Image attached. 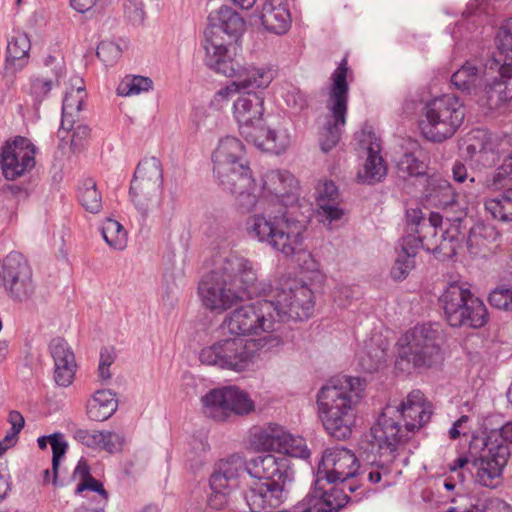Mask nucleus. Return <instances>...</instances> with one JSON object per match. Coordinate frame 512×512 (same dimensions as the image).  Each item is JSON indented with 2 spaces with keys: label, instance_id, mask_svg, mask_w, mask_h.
<instances>
[{
  "label": "nucleus",
  "instance_id": "dca6fc26",
  "mask_svg": "<svg viewBox=\"0 0 512 512\" xmlns=\"http://www.w3.org/2000/svg\"><path fill=\"white\" fill-rule=\"evenodd\" d=\"M202 402L205 414L217 421H224L231 415L249 414L255 408L247 392L236 386L211 390Z\"/></svg>",
  "mask_w": 512,
  "mask_h": 512
},
{
  "label": "nucleus",
  "instance_id": "5701e85b",
  "mask_svg": "<svg viewBox=\"0 0 512 512\" xmlns=\"http://www.w3.org/2000/svg\"><path fill=\"white\" fill-rule=\"evenodd\" d=\"M359 141L361 147L366 150L367 158L363 167L358 171V179L363 183L378 182L387 173L385 161L380 154V140L374 132L363 130Z\"/></svg>",
  "mask_w": 512,
  "mask_h": 512
},
{
  "label": "nucleus",
  "instance_id": "f03ea898",
  "mask_svg": "<svg viewBox=\"0 0 512 512\" xmlns=\"http://www.w3.org/2000/svg\"><path fill=\"white\" fill-rule=\"evenodd\" d=\"M365 387V381L359 377L339 375L319 390L318 415L325 430L334 438L343 440L352 433L357 417V400Z\"/></svg>",
  "mask_w": 512,
  "mask_h": 512
},
{
  "label": "nucleus",
  "instance_id": "c9c22d12",
  "mask_svg": "<svg viewBox=\"0 0 512 512\" xmlns=\"http://www.w3.org/2000/svg\"><path fill=\"white\" fill-rule=\"evenodd\" d=\"M241 78H236L240 90L250 87L266 89L276 76V71L271 67H244Z\"/></svg>",
  "mask_w": 512,
  "mask_h": 512
},
{
  "label": "nucleus",
  "instance_id": "a878e982",
  "mask_svg": "<svg viewBox=\"0 0 512 512\" xmlns=\"http://www.w3.org/2000/svg\"><path fill=\"white\" fill-rule=\"evenodd\" d=\"M263 115L264 98L256 92H245L234 102V117L241 130L260 124Z\"/></svg>",
  "mask_w": 512,
  "mask_h": 512
},
{
  "label": "nucleus",
  "instance_id": "4468645a",
  "mask_svg": "<svg viewBox=\"0 0 512 512\" xmlns=\"http://www.w3.org/2000/svg\"><path fill=\"white\" fill-rule=\"evenodd\" d=\"M257 350L258 344L255 340L235 336L202 349L200 360L204 364L241 372L253 367L257 359Z\"/></svg>",
  "mask_w": 512,
  "mask_h": 512
},
{
  "label": "nucleus",
  "instance_id": "e433bc0d",
  "mask_svg": "<svg viewBox=\"0 0 512 512\" xmlns=\"http://www.w3.org/2000/svg\"><path fill=\"white\" fill-rule=\"evenodd\" d=\"M340 508V502L329 496L328 498L322 497L313 489L301 502L294 506L288 512H332Z\"/></svg>",
  "mask_w": 512,
  "mask_h": 512
},
{
  "label": "nucleus",
  "instance_id": "4c0bfd02",
  "mask_svg": "<svg viewBox=\"0 0 512 512\" xmlns=\"http://www.w3.org/2000/svg\"><path fill=\"white\" fill-rule=\"evenodd\" d=\"M358 358L361 368L366 372L372 373L384 366L387 360V353L385 348L375 347L371 341L365 345Z\"/></svg>",
  "mask_w": 512,
  "mask_h": 512
},
{
  "label": "nucleus",
  "instance_id": "de8ad7c7",
  "mask_svg": "<svg viewBox=\"0 0 512 512\" xmlns=\"http://www.w3.org/2000/svg\"><path fill=\"white\" fill-rule=\"evenodd\" d=\"M86 99V91L83 87L72 89L67 92L63 101V112L65 114H72L82 110Z\"/></svg>",
  "mask_w": 512,
  "mask_h": 512
},
{
  "label": "nucleus",
  "instance_id": "9d476101",
  "mask_svg": "<svg viewBox=\"0 0 512 512\" xmlns=\"http://www.w3.org/2000/svg\"><path fill=\"white\" fill-rule=\"evenodd\" d=\"M348 75V62L344 58L330 78L331 86L326 100L327 113L320 135V145L325 152L331 150L339 142L346 124L349 99Z\"/></svg>",
  "mask_w": 512,
  "mask_h": 512
},
{
  "label": "nucleus",
  "instance_id": "ea45409f",
  "mask_svg": "<svg viewBox=\"0 0 512 512\" xmlns=\"http://www.w3.org/2000/svg\"><path fill=\"white\" fill-rule=\"evenodd\" d=\"M80 204L90 213H98L102 208V197L92 179H86L78 190Z\"/></svg>",
  "mask_w": 512,
  "mask_h": 512
},
{
  "label": "nucleus",
  "instance_id": "9b49d317",
  "mask_svg": "<svg viewBox=\"0 0 512 512\" xmlns=\"http://www.w3.org/2000/svg\"><path fill=\"white\" fill-rule=\"evenodd\" d=\"M439 304L447 322L453 327L481 328L489 320L486 305L465 283L449 284L439 297Z\"/></svg>",
  "mask_w": 512,
  "mask_h": 512
},
{
  "label": "nucleus",
  "instance_id": "4be33fe9",
  "mask_svg": "<svg viewBox=\"0 0 512 512\" xmlns=\"http://www.w3.org/2000/svg\"><path fill=\"white\" fill-rule=\"evenodd\" d=\"M205 65L215 73L222 74L228 78H241L244 71L242 66L228 50L227 44L220 39L206 38L205 44Z\"/></svg>",
  "mask_w": 512,
  "mask_h": 512
},
{
  "label": "nucleus",
  "instance_id": "f8f14e48",
  "mask_svg": "<svg viewBox=\"0 0 512 512\" xmlns=\"http://www.w3.org/2000/svg\"><path fill=\"white\" fill-rule=\"evenodd\" d=\"M359 468V461L351 450L342 447L328 448L319 464L313 489L324 498H336L342 507L346 497L335 489V484H343L358 477Z\"/></svg>",
  "mask_w": 512,
  "mask_h": 512
},
{
  "label": "nucleus",
  "instance_id": "c85d7f7f",
  "mask_svg": "<svg viewBox=\"0 0 512 512\" xmlns=\"http://www.w3.org/2000/svg\"><path fill=\"white\" fill-rule=\"evenodd\" d=\"M259 18L266 30L284 34L291 24V15L286 0H265Z\"/></svg>",
  "mask_w": 512,
  "mask_h": 512
},
{
  "label": "nucleus",
  "instance_id": "603ef678",
  "mask_svg": "<svg viewBox=\"0 0 512 512\" xmlns=\"http://www.w3.org/2000/svg\"><path fill=\"white\" fill-rule=\"evenodd\" d=\"M73 437L76 441L95 450H100L101 440L103 439L102 431L89 429H78Z\"/></svg>",
  "mask_w": 512,
  "mask_h": 512
},
{
  "label": "nucleus",
  "instance_id": "7c9ffc66",
  "mask_svg": "<svg viewBox=\"0 0 512 512\" xmlns=\"http://www.w3.org/2000/svg\"><path fill=\"white\" fill-rule=\"evenodd\" d=\"M117 409V399L110 390H98L88 400L86 410L91 420L104 421Z\"/></svg>",
  "mask_w": 512,
  "mask_h": 512
},
{
  "label": "nucleus",
  "instance_id": "6e6d98bb",
  "mask_svg": "<svg viewBox=\"0 0 512 512\" xmlns=\"http://www.w3.org/2000/svg\"><path fill=\"white\" fill-rule=\"evenodd\" d=\"M124 13L133 24H141L145 19L143 4L136 0H127L124 3Z\"/></svg>",
  "mask_w": 512,
  "mask_h": 512
},
{
  "label": "nucleus",
  "instance_id": "37998d69",
  "mask_svg": "<svg viewBox=\"0 0 512 512\" xmlns=\"http://www.w3.org/2000/svg\"><path fill=\"white\" fill-rule=\"evenodd\" d=\"M153 82L150 78L143 76H125L119 83L117 94L120 96L138 95L152 89Z\"/></svg>",
  "mask_w": 512,
  "mask_h": 512
},
{
  "label": "nucleus",
  "instance_id": "1a4fd4ad",
  "mask_svg": "<svg viewBox=\"0 0 512 512\" xmlns=\"http://www.w3.org/2000/svg\"><path fill=\"white\" fill-rule=\"evenodd\" d=\"M464 117V109L458 98L445 94L425 103L418 120V129L426 140L440 143L456 133Z\"/></svg>",
  "mask_w": 512,
  "mask_h": 512
},
{
  "label": "nucleus",
  "instance_id": "5fc2aeb1",
  "mask_svg": "<svg viewBox=\"0 0 512 512\" xmlns=\"http://www.w3.org/2000/svg\"><path fill=\"white\" fill-rule=\"evenodd\" d=\"M399 170L409 176H418L425 172L426 166L412 154H405L400 160Z\"/></svg>",
  "mask_w": 512,
  "mask_h": 512
},
{
  "label": "nucleus",
  "instance_id": "052dcab7",
  "mask_svg": "<svg viewBox=\"0 0 512 512\" xmlns=\"http://www.w3.org/2000/svg\"><path fill=\"white\" fill-rule=\"evenodd\" d=\"M91 130L86 125H78L73 129L71 147L74 151L82 149L90 138Z\"/></svg>",
  "mask_w": 512,
  "mask_h": 512
},
{
  "label": "nucleus",
  "instance_id": "cd10ccee",
  "mask_svg": "<svg viewBox=\"0 0 512 512\" xmlns=\"http://www.w3.org/2000/svg\"><path fill=\"white\" fill-rule=\"evenodd\" d=\"M210 27L206 32V38H218L221 32L229 37H238L245 27L242 17L232 8L223 6L210 14Z\"/></svg>",
  "mask_w": 512,
  "mask_h": 512
},
{
  "label": "nucleus",
  "instance_id": "680f3d73",
  "mask_svg": "<svg viewBox=\"0 0 512 512\" xmlns=\"http://www.w3.org/2000/svg\"><path fill=\"white\" fill-rule=\"evenodd\" d=\"M295 255L298 256L297 261L300 262L301 268L313 274L312 279L318 278L320 276L319 264L310 253L305 252L302 249L300 253H296Z\"/></svg>",
  "mask_w": 512,
  "mask_h": 512
},
{
  "label": "nucleus",
  "instance_id": "aec40b11",
  "mask_svg": "<svg viewBox=\"0 0 512 512\" xmlns=\"http://www.w3.org/2000/svg\"><path fill=\"white\" fill-rule=\"evenodd\" d=\"M404 422L411 437L419 432L431 419L433 405L420 390H412L401 404L393 407Z\"/></svg>",
  "mask_w": 512,
  "mask_h": 512
},
{
  "label": "nucleus",
  "instance_id": "bb28decb",
  "mask_svg": "<svg viewBox=\"0 0 512 512\" xmlns=\"http://www.w3.org/2000/svg\"><path fill=\"white\" fill-rule=\"evenodd\" d=\"M244 461L239 455L221 459L210 478V489L232 493L238 485V478L243 470Z\"/></svg>",
  "mask_w": 512,
  "mask_h": 512
},
{
  "label": "nucleus",
  "instance_id": "864d4df0",
  "mask_svg": "<svg viewBox=\"0 0 512 512\" xmlns=\"http://www.w3.org/2000/svg\"><path fill=\"white\" fill-rule=\"evenodd\" d=\"M103 439L101 440L100 450H104L108 453L120 452L125 445V438L122 434L102 431Z\"/></svg>",
  "mask_w": 512,
  "mask_h": 512
},
{
  "label": "nucleus",
  "instance_id": "423d86ee",
  "mask_svg": "<svg viewBox=\"0 0 512 512\" xmlns=\"http://www.w3.org/2000/svg\"><path fill=\"white\" fill-rule=\"evenodd\" d=\"M245 230L251 237L267 242L287 257L302 250L304 226L285 214L273 215L268 210L255 213L246 219Z\"/></svg>",
  "mask_w": 512,
  "mask_h": 512
},
{
  "label": "nucleus",
  "instance_id": "c03bdc74",
  "mask_svg": "<svg viewBox=\"0 0 512 512\" xmlns=\"http://www.w3.org/2000/svg\"><path fill=\"white\" fill-rule=\"evenodd\" d=\"M291 144V137L285 130L272 131L268 140L261 139L260 150L274 154L284 153Z\"/></svg>",
  "mask_w": 512,
  "mask_h": 512
},
{
  "label": "nucleus",
  "instance_id": "473e14b6",
  "mask_svg": "<svg viewBox=\"0 0 512 512\" xmlns=\"http://www.w3.org/2000/svg\"><path fill=\"white\" fill-rule=\"evenodd\" d=\"M29 274L27 261L20 254L11 253L0 264V286H12L21 277Z\"/></svg>",
  "mask_w": 512,
  "mask_h": 512
},
{
  "label": "nucleus",
  "instance_id": "f257e3e1",
  "mask_svg": "<svg viewBox=\"0 0 512 512\" xmlns=\"http://www.w3.org/2000/svg\"><path fill=\"white\" fill-rule=\"evenodd\" d=\"M267 299L236 309L222 324L223 332L234 336L260 335L274 331L275 324L286 319L303 320L313 310V292L295 279L277 281Z\"/></svg>",
  "mask_w": 512,
  "mask_h": 512
},
{
  "label": "nucleus",
  "instance_id": "0eeeda50",
  "mask_svg": "<svg viewBox=\"0 0 512 512\" xmlns=\"http://www.w3.org/2000/svg\"><path fill=\"white\" fill-rule=\"evenodd\" d=\"M245 155L243 143L231 136L221 139L213 153L214 171L220 183L236 197L256 190Z\"/></svg>",
  "mask_w": 512,
  "mask_h": 512
},
{
  "label": "nucleus",
  "instance_id": "a19ab883",
  "mask_svg": "<svg viewBox=\"0 0 512 512\" xmlns=\"http://www.w3.org/2000/svg\"><path fill=\"white\" fill-rule=\"evenodd\" d=\"M277 452L300 459H308L310 457V450L305 440L302 437L293 436L284 431Z\"/></svg>",
  "mask_w": 512,
  "mask_h": 512
},
{
  "label": "nucleus",
  "instance_id": "338daca9",
  "mask_svg": "<svg viewBox=\"0 0 512 512\" xmlns=\"http://www.w3.org/2000/svg\"><path fill=\"white\" fill-rule=\"evenodd\" d=\"M453 180L458 183H463L468 178L467 168L461 162H455L452 167Z\"/></svg>",
  "mask_w": 512,
  "mask_h": 512
},
{
  "label": "nucleus",
  "instance_id": "a211bd4d",
  "mask_svg": "<svg viewBox=\"0 0 512 512\" xmlns=\"http://www.w3.org/2000/svg\"><path fill=\"white\" fill-rule=\"evenodd\" d=\"M457 195L448 180L438 174H433L426 179L423 191V201L426 205L441 209L450 208L455 213L452 221L458 222L467 215L468 203H460Z\"/></svg>",
  "mask_w": 512,
  "mask_h": 512
},
{
  "label": "nucleus",
  "instance_id": "2f4dec72",
  "mask_svg": "<svg viewBox=\"0 0 512 512\" xmlns=\"http://www.w3.org/2000/svg\"><path fill=\"white\" fill-rule=\"evenodd\" d=\"M493 190L500 191V193L486 198L485 211L495 220L512 221V186Z\"/></svg>",
  "mask_w": 512,
  "mask_h": 512
},
{
  "label": "nucleus",
  "instance_id": "79ce46f5",
  "mask_svg": "<svg viewBox=\"0 0 512 512\" xmlns=\"http://www.w3.org/2000/svg\"><path fill=\"white\" fill-rule=\"evenodd\" d=\"M102 235L110 247L119 250L126 247L127 232L118 221L106 219L102 226Z\"/></svg>",
  "mask_w": 512,
  "mask_h": 512
},
{
  "label": "nucleus",
  "instance_id": "4d7b16f0",
  "mask_svg": "<svg viewBox=\"0 0 512 512\" xmlns=\"http://www.w3.org/2000/svg\"><path fill=\"white\" fill-rule=\"evenodd\" d=\"M242 134L250 142H253L255 146L260 149V141L268 140L271 134V130L263 126V121L260 124H256L251 128H245L242 130Z\"/></svg>",
  "mask_w": 512,
  "mask_h": 512
},
{
  "label": "nucleus",
  "instance_id": "0e129e2a",
  "mask_svg": "<svg viewBox=\"0 0 512 512\" xmlns=\"http://www.w3.org/2000/svg\"><path fill=\"white\" fill-rule=\"evenodd\" d=\"M487 138V133L484 131H476L474 132L469 138V143L467 145V152L471 156L474 155L477 152H484L486 151L487 147L486 144H484L482 141Z\"/></svg>",
  "mask_w": 512,
  "mask_h": 512
},
{
  "label": "nucleus",
  "instance_id": "49530a36",
  "mask_svg": "<svg viewBox=\"0 0 512 512\" xmlns=\"http://www.w3.org/2000/svg\"><path fill=\"white\" fill-rule=\"evenodd\" d=\"M508 186H512V154L497 168L488 183L490 189H502Z\"/></svg>",
  "mask_w": 512,
  "mask_h": 512
},
{
  "label": "nucleus",
  "instance_id": "6ab92c4d",
  "mask_svg": "<svg viewBox=\"0 0 512 512\" xmlns=\"http://www.w3.org/2000/svg\"><path fill=\"white\" fill-rule=\"evenodd\" d=\"M254 185L255 192L250 195L246 192L242 197H236L241 206L260 205L257 197L274 195L277 198H283L289 196L297 189V180L288 171L273 170L264 175L261 186L255 182Z\"/></svg>",
  "mask_w": 512,
  "mask_h": 512
},
{
  "label": "nucleus",
  "instance_id": "774afa93",
  "mask_svg": "<svg viewBox=\"0 0 512 512\" xmlns=\"http://www.w3.org/2000/svg\"><path fill=\"white\" fill-rule=\"evenodd\" d=\"M468 416L460 417L453 425V427L449 431L450 439L455 440L459 438L461 435H465L466 432L462 431L463 425L467 423Z\"/></svg>",
  "mask_w": 512,
  "mask_h": 512
},
{
  "label": "nucleus",
  "instance_id": "72a5a7b5",
  "mask_svg": "<svg viewBox=\"0 0 512 512\" xmlns=\"http://www.w3.org/2000/svg\"><path fill=\"white\" fill-rule=\"evenodd\" d=\"M283 430L276 427L254 428L249 437V447L257 452H277Z\"/></svg>",
  "mask_w": 512,
  "mask_h": 512
},
{
  "label": "nucleus",
  "instance_id": "f704fd0d",
  "mask_svg": "<svg viewBox=\"0 0 512 512\" xmlns=\"http://www.w3.org/2000/svg\"><path fill=\"white\" fill-rule=\"evenodd\" d=\"M30 39L24 32L17 31L9 40L6 52V63L14 70L22 68L28 60Z\"/></svg>",
  "mask_w": 512,
  "mask_h": 512
},
{
  "label": "nucleus",
  "instance_id": "393cba45",
  "mask_svg": "<svg viewBox=\"0 0 512 512\" xmlns=\"http://www.w3.org/2000/svg\"><path fill=\"white\" fill-rule=\"evenodd\" d=\"M51 356L54 360V380L59 386L68 387L76 374V361L73 351L61 338L54 339L50 344Z\"/></svg>",
  "mask_w": 512,
  "mask_h": 512
},
{
  "label": "nucleus",
  "instance_id": "b1692460",
  "mask_svg": "<svg viewBox=\"0 0 512 512\" xmlns=\"http://www.w3.org/2000/svg\"><path fill=\"white\" fill-rule=\"evenodd\" d=\"M163 181L162 164L156 157L141 161L135 172L130 186V194L134 201L140 202L137 198L141 194L148 197L156 192Z\"/></svg>",
  "mask_w": 512,
  "mask_h": 512
},
{
  "label": "nucleus",
  "instance_id": "8fccbe9b",
  "mask_svg": "<svg viewBox=\"0 0 512 512\" xmlns=\"http://www.w3.org/2000/svg\"><path fill=\"white\" fill-rule=\"evenodd\" d=\"M49 443L52 448L53 456H52V469H53V478L57 477V470L59 466V462L62 456L67 451L68 444L64 439V436L60 433H55L49 436Z\"/></svg>",
  "mask_w": 512,
  "mask_h": 512
},
{
  "label": "nucleus",
  "instance_id": "7ed1b4c3",
  "mask_svg": "<svg viewBox=\"0 0 512 512\" xmlns=\"http://www.w3.org/2000/svg\"><path fill=\"white\" fill-rule=\"evenodd\" d=\"M256 280L253 265L247 259L231 255L220 271H214L202 279L199 295L203 305L218 313L231 308L242 299V290Z\"/></svg>",
  "mask_w": 512,
  "mask_h": 512
},
{
  "label": "nucleus",
  "instance_id": "412c9836",
  "mask_svg": "<svg viewBox=\"0 0 512 512\" xmlns=\"http://www.w3.org/2000/svg\"><path fill=\"white\" fill-rule=\"evenodd\" d=\"M394 416H396V410L392 406L385 407L371 428L373 442L379 450L393 452L411 438L405 428L401 429L398 426Z\"/></svg>",
  "mask_w": 512,
  "mask_h": 512
},
{
  "label": "nucleus",
  "instance_id": "ddd939ff",
  "mask_svg": "<svg viewBox=\"0 0 512 512\" xmlns=\"http://www.w3.org/2000/svg\"><path fill=\"white\" fill-rule=\"evenodd\" d=\"M501 438L506 443H512V422L506 423L499 432L492 431L487 437L480 456L475 460L476 480L483 486L495 488L502 478L504 467L507 465L509 447L498 442Z\"/></svg>",
  "mask_w": 512,
  "mask_h": 512
},
{
  "label": "nucleus",
  "instance_id": "13d9d810",
  "mask_svg": "<svg viewBox=\"0 0 512 512\" xmlns=\"http://www.w3.org/2000/svg\"><path fill=\"white\" fill-rule=\"evenodd\" d=\"M423 222H427L424 219L423 212L420 208H408L406 211V225L407 233L415 235L416 232H420L419 229L422 227Z\"/></svg>",
  "mask_w": 512,
  "mask_h": 512
},
{
  "label": "nucleus",
  "instance_id": "3c124183",
  "mask_svg": "<svg viewBox=\"0 0 512 512\" xmlns=\"http://www.w3.org/2000/svg\"><path fill=\"white\" fill-rule=\"evenodd\" d=\"M240 91L236 80L232 81L214 94L210 105L216 110H221L228 103L229 99Z\"/></svg>",
  "mask_w": 512,
  "mask_h": 512
},
{
  "label": "nucleus",
  "instance_id": "a18cd8bd",
  "mask_svg": "<svg viewBox=\"0 0 512 512\" xmlns=\"http://www.w3.org/2000/svg\"><path fill=\"white\" fill-rule=\"evenodd\" d=\"M498 232L494 226L485 223L475 224L469 234L468 243L472 245H485L486 242L494 241Z\"/></svg>",
  "mask_w": 512,
  "mask_h": 512
},
{
  "label": "nucleus",
  "instance_id": "69168bd1",
  "mask_svg": "<svg viewBox=\"0 0 512 512\" xmlns=\"http://www.w3.org/2000/svg\"><path fill=\"white\" fill-rule=\"evenodd\" d=\"M111 52V62L119 56V48L112 43H101L97 48V56L103 61H109L106 54Z\"/></svg>",
  "mask_w": 512,
  "mask_h": 512
},
{
  "label": "nucleus",
  "instance_id": "20e7f679",
  "mask_svg": "<svg viewBox=\"0 0 512 512\" xmlns=\"http://www.w3.org/2000/svg\"><path fill=\"white\" fill-rule=\"evenodd\" d=\"M395 370L404 375L437 369L444 362L440 333L436 324H418L397 341Z\"/></svg>",
  "mask_w": 512,
  "mask_h": 512
},
{
  "label": "nucleus",
  "instance_id": "6e6552de",
  "mask_svg": "<svg viewBox=\"0 0 512 512\" xmlns=\"http://www.w3.org/2000/svg\"><path fill=\"white\" fill-rule=\"evenodd\" d=\"M245 464L247 472L258 479L249 491V503L257 508L277 507L283 502L287 471L283 460L271 454L257 456Z\"/></svg>",
  "mask_w": 512,
  "mask_h": 512
},
{
  "label": "nucleus",
  "instance_id": "58836bf2",
  "mask_svg": "<svg viewBox=\"0 0 512 512\" xmlns=\"http://www.w3.org/2000/svg\"><path fill=\"white\" fill-rule=\"evenodd\" d=\"M74 476L79 479L76 493H82L85 490L95 491L99 494L102 501H106L108 496L103 485L90 475L89 466L86 462L80 461L74 471Z\"/></svg>",
  "mask_w": 512,
  "mask_h": 512
},
{
  "label": "nucleus",
  "instance_id": "bf43d9fd",
  "mask_svg": "<svg viewBox=\"0 0 512 512\" xmlns=\"http://www.w3.org/2000/svg\"><path fill=\"white\" fill-rule=\"evenodd\" d=\"M230 492L211 489V493L208 498V505L214 510H225L230 504Z\"/></svg>",
  "mask_w": 512,
  "mask_h": 512
},
{
  "label": "nucleus",
  "instance_id": "f3484780",
  "mask_svg": "<svg viewBox=\"0 0 512 512\" xmlns=\"http://www.w3.org/2000/svg\"><path fill=\"white\" fill-rule=\"evenodd\" d=\"M36 149L22 136L7 140L0 149V165L7 180H15L35 166Z\"/></svg>",
  "mask_w": 512,
  "mask_h": 512
},
{
  "label": "nucleus",
  "instance_id": "09e8293b",
  "mask_svg": "<svg viewBox=\"0 0 512 512\" xmlns=\"http://www.w3.org/2000/svg\"><path fill=\"white\" fill-rule=\"evenodd\" d=\"M415 255H408L403 250V242L401 243V252L391 269V275L396 280L404 279L409 271L414 267L413 257Z\"/></svg>",
  "mask_w": 512,
  "mask_h": 512
},
{
  "label": "nucleus",
  "instance_id": "e2e57ef3",
  "mask_svg": "<svg viewBox=\"0 0 512 512\" xmlns=\"http://www.w3.org/2000/svg\"><path fill=\"white\" fill-rule=\"evenodd\" d=\"M8 422L11 424V430L7 432L5 437H11L15 446L18 441V434L24 426V418L19 412L11 411L8 416Z\"/></svg>",
  "mask_w": 512,
  "mask_h": 512
},
{
  "label": "nucleus",
  "instance_id": "2eb2a0df",
  "mask_svg": "<svg viewBox=\"0 0 512 512\" xmlns=\"http://www.w3.org/2000/svg\"><path fill=\"white\" fill-rule=\"evenodd\" d=\"M419 231L415 235L407 234L403 237V250L406 254L416 255L420 246L428 251H454V243L459 235L458 226L450 220L444 221L439 213H430Z\"/></svg>",
  "mask_w": 512,
  "mask_h": 512
},
{
  "label": "nucleus",
  "instance_id": "39448f33",
  "mask_svg": "<svg viewBox=\"0 0 512 512\" xmlns=\"http://www.w3.org/2000/svg\"><path fill=\"white\" fill-rule=\"evenodd\" d=\"M495 41L498 55L482 73L467 61L452 75L451 82L457 89L478 95L496 84L512 81V19L499 28Z\"/></svg>",
  "mask_w": 512,
  "mask_h": 512
},
{
  "label": "nucleus",
  "instance_id": "c756f323",
  "mask_svg": "<svg viewBox=\"0 0 512 512\" xmlns=\"http://www.w3.org/2000/svg\"><path fill=\"white\" fill-rule=\"evenodd\" d=\"M316 202L319 214L328 221L330 225L333 221L339 220L344 211L341 207L338 189L331 181H320L316 188Z\"/></svg>",
  "mask_w": 512,
  "mask_h": 512
}]
</instances>
